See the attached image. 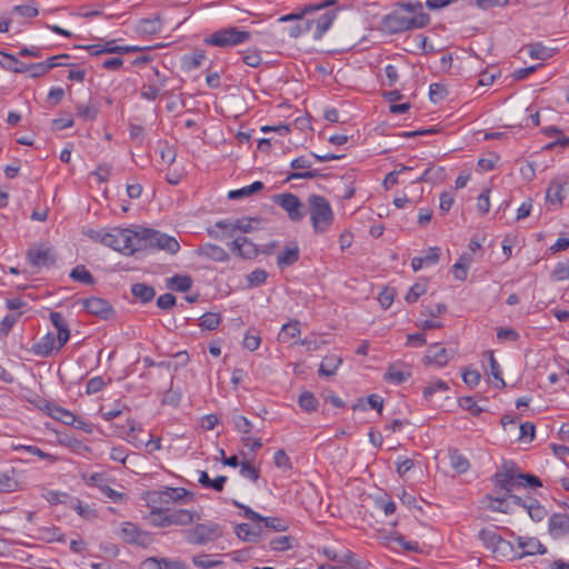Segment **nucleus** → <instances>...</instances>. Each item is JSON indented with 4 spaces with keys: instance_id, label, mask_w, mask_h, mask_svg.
Masks as SVG:
<instances>
[{
    "instance_id": "obj_1",
    "label": "nucleus",
    "mask_w": 569,
    "mask_h": 569,
    "mask_svg": "<svg viewBox=\"0 0 569 569\" xmlns=\"http://www.w3.org/2000/svg\"><path fill=\"white\" fill-rule=\"evenodd\" d=\"M308 212L315 233L327 232L335 220L329 201L320 194H310L307 199Z\"/></svg>"
},
{
    "instance_id": "obj_2",
    "label": "nucleus",
    "mask_w": 569,
    "mask_h": 569,
    "mask_svg": "<svg viewBox=\"0 0 569 569\" xmlns=\"http://www.w3.org/2000/svg\"><path fill=\"white\" fill-rule=\"evenodd\" d=\"M430 23V17L426 12H417L408 17L402 12L395 10L382 19V27L389 33H401L412 29L425 28Z\"/></svg>"
},
{
    "instance_id": "obj_3",
    "label": "nucleus",
    "mask_w": 569,
    "mask_h": 569,
    "mask_svg": "<svg viewBox=\"0 0 569 569\" xmlns=\"http://www.w3.org/2000/svg\"><path fill=\"white\" fill-rule=\"evenodd\" d=\"M186 542L193 546H203L214 542L223 536V527L214 521L196 523L182 530Z\"/></svg>"
},
{
    "instance_id": "obj_4",
    "label": "nucleus",
    "mask_w": 569,
    "mask_h": 569,
    "mask_svg": "<svg viewBox=\"0 0 569 569\" xmlns=\"http://www.w3.org/2000/svg\"><path fill=\"white\" fill-rule=\"evenodd\" d=\"M104 246L112 248L124 256H131L140 250L138 231L131 229L113 228L104 238Z\"/></svg>"
},
{
    "instance_id": "obj_5",
    "label": "nucleus",
    "mask_w": 569,
    "mask_h": 569,
    "mask_svg": "<svg viewBox=\"0 0 569 569\" xmlns=\"http://www.w3.org/2000/svg\"><path fill=\"white\" fill-rule=\"evenodd\" d=\"M138 234L140 239V250L157 249L174 254L180 249V244L174 237L158 230L142 228L138 230Z\"/></svg>"
},
{
    "instance_id": "obj_6",
    "label": "nucleus",
    "mask_w": 569,
    "mask_h": 569,
    "mask_svg": "<svg viewBox=\"0 0 569 569\" xmlns=\"http://www.w3.org/2000/svg\"><path fill=\"white\" fill-rule=\"evenodd\" d=\"M251 33L249 31L239 30L236 27L222 28L211 33L204 39V42L210 46L228 48L234 47L249 41Z\"/></svg>"
},
{
    "instance_id": "obj_7",
    "label": "nucleus",
    "mask_w": 569,
    "mask_h": 569,
    "mask_svg": "<svg viewBox=\"0 0 569 569\" xmlns=\"http://www.w3.org/2000/svg\"><path fill=\"white\" fill-rule=\"evenodd\" d=\"M274 202L287 212L288 217L292 221H300L305 217V206L293 193L286 192L277 194L274 197Z\"/></svg>"
},
{
    "instance_id": "obj_8",
    "label": "nucleus",
    "mask_w": 569,
    "mask_h": 569,
    "mask_svg": "<svg viewBox=\"0 0 569 569\" xmlns=\"http://www.w3.org/2000/svg\"><path fill=\"white\" fill-rule=\"evenodd\" d=\"M492 481L496 487L503 489L506 493L526 487V483L518 479V473L513 471V468H505V470L495 473Z\"/></svg>"
},
{
    "instance_id": "obj_9",
    "label": "nucleus",
    "mask_w": 569,
    "mask_h": 569,
    "mask_svg": "<svg viewBox=\"0 0 569 569\" xmlns=\"http://www.w3.org/2000/svg\"><path fill=\"white\" fill-rule=\"evenodd\" d=\"M91 56H99L102 53H133L144 50L143 47L138 46H116L114 40L106 41L103 44H91L84 47Z\"/></svg>"
},
{
    "instance_id": "obj_10",
    "label": "nucleus",
    "mask_w": 569,
    "mask_h": 569,
    "mask_svg": "<svg viewBox=\"0 0 569 569\" xmlns=\"http://www.w3.org/2000/svg\"><path fill=\"white\" fill-rule=\"evenodd\" d=\"M149 495L151 503L169 505L171 502L183 500L187 496L190 495V492L184 488L168 487L166 490L152 491Z\"/></svg>"
},
{
    "instance_id": "obj_11",
    "label": "nucleus",
    "mask_w": 569,
    "mask_h": 569,
    "mask_svg": "<svg viewBox=\"0 0 569 569\" xmlns=\"http://www.w3.org/2000/svg\"><path fill=\"white\" fill-rule=\"evenodd\" d=\"M80 302L89 313L101 319H109L113 313L111 305L102 298L91 297L82 299Z\"/></svg>"
},
{
    "instance_id": "obj_12",
    "label": "nucleus",
    "mask_w": 569,
    "mask_h": 569,
    "mask_svg": "<svg viewBox=\"0 0 569 569\" xmlns=\"http://www.w3.org/2000/svg\"><path fill=\"white\" fill-rule=\"evenodd\" d=\"M168 516L169 527H189L201 519V515L199 512L188 509L169 510Z\"/></svg>"
},
{
    "instance_id": "obj_13",
    "label": "nucleus",
    "mask_w": 569,
    "mask_h": 569,
    "mask_svg": "<svg viewBox=\"0 0 569 569\" xmlns=\"http://www.w3.org/2000/svg\"><path fill=\"white\" fill-rule=\"evenodd\" d=\"M411 367L409 365H406L403 362H396L391 363L385 376L383 379L392 385H401L402 382L407 381L409 378H411Z\"/></svg>"
},
{
    "instance_id": "obj_14",
    "label": "nucleus",
    "mask_w": 569,
    "mask_h": 569,
    "mask_svg": "<svg viewBox=\"0 0 569 569\" xmlns=\"http://www.w3.org/2000/svg\"><path fill=\"white\" fill-rule=\"evenodd\" d=\"M27 257L29 262L38 268L51 267L54 263V254L51 249L42 246L30 248Z\"/></svg>"
},
{
    "instance_id": "obj_15",
    "label": "nucleus",
    "mask_w": 569,
    "mask_h": 569,
    "mask_svg": "<svg viewBox=\"0 0 569 569\" xmlns=\"http://www.w3.org/2000/svg\"><path fill=\"white\" fill-rule=\"evenodd\" d=\"M122 537L127 542L139 546H147L151 542V536L148 532L139 529L132 522L123 523Z\"/></svg>"
},
{
    "instance_id": "obj_16",
    "label": "nucleus",
    "mask_w": 569,
    "mask_h": 569,
    "mask_svg": "<svg viewBox=\"0 0 569 569\" xmlns=\"http://www.w3.org/2000/svg\"><path fill=\"white\" fill-rule=\"evenodd\" d=\"M229 248L232 252L243 259H253L258 256L257 246L247 237H238L229 244Z\"/></svg>"
},
{
    "instance_id": "obj_17",
    "label": "nucleus",
    "mask_w": 569,
    "mask_h": 569,
    "mask_svg": "<svg viewBox=\"0 0 569 569\" xmlns=\"http://www.w3.org/2000/svg\"><path fill=\"white\" fill-rule=\"evenodd\" d=\"M451 358L452 351L446 349L439 343L431 345L425 356V359L428 363L435 365L437 367L446 366Z\"/></svg>"
},
{
    "instance_id": "obj_18",
    "label": "nucleus",
    "mask_w": 569,
    "mask_h": 569,
    "mask_svg": "<svg viewBox=\"0 0 569 569\" xmlns=\"http://www.w3.org/2000/svg\"><path fill=\"white\" fill-rule=\"evenodd\" d=\"M153 76L158 79L157 81L149 78V82L143 84L140 89L141 98L154 101L160 93V88L164 86L166 77H161L159 69L157 67H152Z\"/></svg>"
},
{
    "instance_id": "obj_19",
    "label": "nucleus",
    "mask_w": 569,
    "mask_h": 569,
    "mask_svg": "<svg viewBox=\"0 0 569 569\" xmlns=\"http://www.w3.org/2000/svg\"><path fill=\"white\" fill-rule=\"evenodd\" d=\"M479 539L483 542L487 549L493 553L499 552L505 547H511L501 536L490 529H482L479 532Z\"/></svg>"
},
{
    "instance_id": "obj_20",
    "label": "nucleus",
    "mask_w": 569,
    "mask_h": 569,
    "mask_svg": "<svg viewBox=\"0 0 569 569\" xmlns=\"http://www.w3.org/2000/svg\"><path fill=\"white\" fill-rule=\"evenodd\" d=\"M336 11H327L316 20L308 21V29L315 28L313 38L321 39L322 36L330 29L333 20L336 19Z\"/></svg>"
},
{
    "instance_id": "obj_21",
    "label": "nucleus",
    "mask_w": 569,
    "mask_h": 569,
    "mask_svg": "<svg viewBox=\"0 0 569 569\" xmlns=\"http://www.w3.org/2000/svg\"><path fill=\"white\" fill-rule=\"evenodd\" d=\"M517 545L518 548L521 550V552L519 553L520 558L525 556L543 555L547 552L546 547L537 538L533 537H518Z\"/></svg>"
},
{
    "instance_id": "obj_22",
    "label": "nucleus",
    "mask_w": 569,
    "mask_h": 569,
    "mask_svg": "<svg viewBox=\"0 0 569 569\" xmlns=\"http://www.w3.org/2000/svg\"><path fill=\"white\" fill-rule=\"evenodd\" d=\"M57 348L58 341L54 333L48 332L32 346V352L40 357H49L53 351H58Z\"/></svg>"
},
{
    "instance_id": "obj_23",
    "label": "nucleus",
    "mask_w": 569,
    "mask_h": 569,
    "mask_svg": "<svg viewBox=\"0 0 569 569\" xmlns=\"http://www.w3.org/2000/svg\"><path fill=\"white\" fill-rule=\"evenodd\" d=\"M197 254L217 262H226L229 260L228 252L222 247L213 243L201 244L197 249Z\"/></svg>"
},
{
    "instance_id": "obj_24",
    "label": "nucleus",
    "mask_w": 569,
    "mask_h": 569,
    "mask_svg": "<svg viewBox=\"0 0 569 569\" xmlns=\"http://www.w3.org/2000/svg\"><path fill=\"white\" fill-rule=\"evenodd\" d=\"M549 532L559 538L569 535V516L565 513H555L549 518Z\"/></svg>"
},
{
    "instance_id": "obj_25",
    "label": "nucleus",
    "mask_w": 569,
    "mask_h": 569,
    "mask_svg": "<svg viewBox=\"0 0 569 569\" xmlns=\"http://www.w3.org/2000/svg\"><path fill=\"white\" fill-rule=\"evenodd\" d=\"M149 506L151 508L150 513L147 518L149 523L158 528L169 527V509L162 508V505L159 503H151L150 501Z\"/></svg>"
},
{
    "instance_id": "obj_26",
    "label": "nucleus",
    "mask_w": 569,
    "mask_h": 569,
    "mask_svg": "<svg viewBox=\"0 0 569 569\" xmlns=\"http://www.w3.org/2000/svg\"><path fill=\"white\" fill-rule=\"evenodd\" d=\"M336 2H337L336 0H326V1L317 3V4H308V6H305L299 12H293V13H289V14L280 17L279 21L287 22V21H292V20H300L306 14L325 9L329 6L335 4Z\"/></svg>"
},
{
    "instance_id": "obj_27",
    "label": "nucleus",
    "mask_w": 569,
    "mask_h": 569,
    "mask_svg": "<svg viewBox=\"0 0 569 569\" xmlns=\"http://www.w3.org/2000/svg\"><path fill=\"white\" fill-rule=\"evenodd\" d=\"M299 257V247L297 243H290L277 256V264L280 269H284L297 262Z\"/></svg>"
},
{
    "instance_id": "obj_28",
    "label": "nucleus",
    "mask_w": 569,
    "mask_h": 569,
    "mask_svg": "<svg viewBox=\"0 0 569 569\" xmlns=\"http://www.w3.org/2000/svg\"><path fill=\"white\" fill-rule=\"evenodd\" d=\"M342 363V358L339 355L331 353L326 356L319 368V373L321 376H333L336 371L338 370L339 366Z\"/></svg>"
},
{
    "instance_id": "obj_29",
    "label": "nucleus",
    "mask_w": 569,
    "mask_h": 569,
    "mask_svg": "<svg viewBox=\"0 0 569 569\" xmlns=\"http://www.w3.org/2000/svg\"><path fill=\"white\" fill-rule=\"evenodd\" d=\"M2 59L0 60V67L3 70L11 71L14 73H26L27 64L24 62L19 61L14 56L10 53H2Z\"/></svg>"
},
{
    "instance_id": "obj_30",
    "label": "nucleus",
    "mask_w": 569,
    "mask_h": 569,
    "mask_svg": "<svg viewBox=\"0 0 569 569\" xmlns=\"http://www.w3.org/2000/svg\"><path fill=\"white\" fill-rule=\"evenodd\" d=\"M131 293L134 298L140 300L142 303H147V302H150L151 300H153V298L156 296V290L153 289V287H151L149 284L138 282V283L132 284Z\"/></svg>"
},
{
    "instance_id": "obj_31",
    "label": "nucleus",
    "mask_w": 569,
    "mask_h": 569,
    "mask_svg": "<svg viewBox=\"0 0 569 569\" xmlns=\"http://www.w3.org/2000/svg\"><path fill=\"white\" fill-rule=\"evenodd\" d=\"M198 482L203 487V488H211L216 491H222L223 490V487L227 482V477L226 476H218L216 477L214 479H210L208 473L206 471H198Z\"/></svg>"
},
{
    "instance_id": "obj_32",
    "label": "nucleus",
    "mask_w": 569,
    "mask_h": 569,
    "mask_svg": "<svg viewBox=\"0 0 569 569\" xmlns=\"http://www.w3.org/2000/svg\"><path fill=\"white\" fill-rule=\"evenodd\" d=\"M49 413L53 419H57L67 426L74 425L78 421V417H76L71 411L59 406L49 407Z\"/></svg>"
},
{
    "instance_id": "obj_33",
    "label": "nucleus",
    "mask_w": 569,
    "mask_h": 569,
    "mask_svg": "<svg viewBox=\"0 0 569 569\" xmlns=\"http://www.w3.org/2000/svg\"><path fill=\"white\" fill-rule=\"evenodd\" d=\"M486 357L488 358V361H489V367H490V375L496 379L497 383H496V387L498 389H502L506 387V382L502 378V372H501V369H500V366L497 361V359L495 358V355H493V351L492 350H488L486 351Z\"/></svg>"
},
{
    "instance_id": "obj_34",
    "label": "nucleus",
    "mask_w": 569,
    "mask_h": 569,
    "mask_svg": "<svg viewBox=\"0 0 569 569\" xmlns=\"http://www.w3.org/2000/svg\"><path fill=\"white\" fill-rule=\"evenodd\" d=\"M546 198L552 204H561L565 198L562 183L551 181L547 189Z\"/></svg>"
},
{
    "instance_id": "obj_35",
    "label": "nucleus",
    "mask_w": 569,
    "mask_h": 569,
    "mask_svg": "<svg viewBox=\"0 0 569 569\" xmlns=\"http://www.w3.org/2000/svg\"><path fill=\"white\" fill-rule=\"evenodd\" d=\"M264 188L261 181H254L250 186L242 187L237 190H231L228 193L229 199H240L243 197H249L254 192L261 191Z\"/></svg>"
},
{
    "instance_id": "obj_36",
    "label": "nucleus",
    "mask_w": 569,
    "mask_h": 569,
    "mask_svg": "<svg viewBox=\"0 0 569 569\" xmlns=\"http://www.w3.org/2000/svg\"><path fill=\"white\" fill-rule=\"evenodd\" d=\"M528 53L532 59L547 60L553 56V49L537 42L528 46Z\"/></svg>"
},
{
    "instance_id": "obj_37",
    "label": "nucleus",
    "mask_w": 569,
    "mask_h": 569,
    "mask_svg": "<svg viewBox=\"0 0 569 569\" xmlns=\"http://www.w3.org/2000/svg\"><path fill=\"white\" fill-rule=\"evenodd\" d=\"M233 223H234V220H230V219L219 220L214 223V228L226 231L224 234L220 236L217 231L211 230V229L208 230V234L216 239H222L224 237H232L234 234Z\"/></svg>"
},
{
    "instance_id": "obj_38",
    "label": "nucleus",
    "mask_w": 569,
    "mask_h": 569,
    "mask_svg": "<svg viewBox=\"0 0 569 569\" xmlns=\"http://www.w3.org/2000/svg\"><path fill=\"white\" fill-rule=\"evenodd\" d=\"M168 286L176 291L186 292L192 286V279L189 276L176 274L168 280Z\"/></svg>"
},
{
    "instance_id": "obj_39",
    "label": "nucleus",
    "mask_w": 569,
    "mask_h": 569,
    "mask_svg": "<svg viewBox=\"0 0 569 569\" xmlns=\"http://www.w3.org/2000/svg\"><path fill=\"white\" fill-rule=\"evenodd\" d=\"M450 466L458 472L463 473L469 469L468 459L459 451L453 450L449 455Z\"/></svg>"
},
{
    "instance_id": "obj_40",
    "label": "nucleus",
    "mask_w": 569,
    "mask_h": 569,
    "mask_svg": "<svg viewBox=\"0 0 569 569\" xmlns=\"http://www.w3.org/2000/svg\"><path fill=\"white\" fill-rule=\"evenodd\" d=\"M366 403L371 409H376L379 413L382 412L383 409V399L378 395H370L367 399H360L359 402L353 407V410L360 409L366 410Z\"/></svg>"
},
{
    "instance_id": "obj_41",
    "label": "nucleus",
    "mask_w": 569,
    "mask_h": 569,
    "mask_svg": "<svg viewBox=\"0 0 569 569\" xmlns=\"http://www.w3.org/2000/svg\"><path fill=\"white\" fill-rule=\"evenodd\" d=\"M70 278L74 281L84 283V284H93L94 279L90 271L87 270L84 266H77L70 272Z\"/></svg>"
},
{
    "instance_id": "obj_42",
    "label": "nucleus",
    "mask_w": 569,
    "mask_h": 569,
    "mask_svg": "<svg viewBox=\"0 0 569 569\" xmlns=\"http://www.w3.org/2000/svg\"><path fill=\"white\" fill-rule=\"evenodd\" d=\"M192 563L197 568L211 569V568L221 566L223 562L221 560L211 559L210 555L200 553V555H197V556L192 557Z\"/></svg>"
},
{
    "instance_id": "obj_43",
    "label": "nucleus",
    "mask_w": 569,
    "mask_h": 569,
    "mask_svg": "<svg viewBox=\"0 0 569 569\" xmlns=\"http://www.w3.org/2000/svg\"><path fill=\"white\" fill-rule=\"evenodd\" d=\"M471 262L469 254H462L458 262L453 264V276L458 280H465L467 278L468 267Z\"/></svg>"
},
{
    "instance_id": "obj_44",
    "label": "nucleus",
    "mask_w": 569,
    "mask_h": 569,
    "mask_svg": "<svg viewBox=\"0 0 569 569\" xmlns=\"http://www.w3.org/2000/svg\"><path fill=\"white\" fill-rule=\"evenodd\" d=\"M21 316L22 312H12L7 315L0 322V337H7Z\"/></svg>"
},
{
    "instance_id": "obj_45",
    "label": "nucleus",
    "mask_w": 569,
    "mask_h": 569,
    "mask_svg": "<svg viewBox=\"0 0 569 569\" xmlns=\"http://www.w3.org/2000/svg\"><path fill=\"white\" fill-rule=\"evenodd\" d=\"M298 402L301 409H303L307 412L316 411L318 407V400L316 399L315 395L310 391H303L299 396Z\"/></svg>"
},
{
    "instance_id": "obj_46",
    "label": "nucleus",
    "mask_w": 569,
    "mask_h": 569,
    "mask_svg": "<svg viewBox=\"0 0 569 569\" xmlns=\"http://www.w3.org/2000/svg\"><path fill=\"white\" fill-rule=\"evenodd\" d=\"M236 535L243 541H256L259 531L253 530L248 523H240L236 527Z\"/></svg>"
},
{
    "instance_id": "obj_47",
    "label": "nucleus",
    "mask_w": 569,
    "mask_h": 569,
    "mask_svg": "<svg viewBox=\"0 0 569 569\" xmlns=\"http://www.w3.org/2000/svg\"><path fill=\"white\" fill-rule=\"evenodd\" d=\"M18 480L8 472H0V492H13L18 489Z\"/></svg>"
},
{
    "instance_id": "obj_48",
    "label": "nucleus",
    "mask_w": 569,
    "mask_h": 569,
    "mask_svg": "<svg viewBox=\"0 0 569 569\" xmlns=\"http://www.w3.org/2000/svg\"><path fill=\"white\" fill-rule=\"evenodd\" d=\"M221 322V316L216 312H207L200 318L199 326L206 330H214Z\"/></svg>"
},
{
    "instance_id": "obj_49",
    "label": "nucleus",
    "mask_w": 569,
    "mask_h": 569,
    "mask_svg": "<svg viewBox=\"0 0 569 569\" xmlns=\"http://www.w3.org/2000/svg\"><path fill=\"white\" fill-rule=\"evenodd\" d=\"M449 389V386L447 382L442 380H438L436 382H430L425 389H423V398L427 401H431L432 397L437 392H445Z\"/></svg>"
},
{
    "instance_id": "obj_50",
    "label": "nucleus",
    "mask_w": 569,
    "mask_h": 569,
    "mask_svg": "<svg viewBox=\"0 0 569 569\" xmlns=\"http://www.w3.org/2000/svg\"><path fill=\"white\" fill-rule=\"evenodd\" d=\"M551 279L553 281H563L569 279V260L558 262L552 272Z\"/></svg>"
},
{
    "instance_id": "obj_51",
    "label": "nucleus",
    "mask_w": 569,
    "mask_h": 569,
    "mask_svg": "<svg viewBox=\"0 0 569 569\" xmlns=\"http://www.w3.org/2000/svg\"><path fill=\"white\" fill-rule=\"evenodd\" d=\"M268 273L263 269H254L247 276V282L249 288H256L266 282Z\"/></svg>"
},
{
    "instance_id": "obj_52",
    "label": "nucleus",
    "mask_w": 569,
    "mask_h": 569,
    "mask_svg": "<svg viewBox=\"0 0 569 569\" xmlns=\"http://www.w3.org/2000/svg\"><path fill=\"white\" fill-rule=\"evenodd\" d=\"M70 507L84 519H91L96 517L94 510L89 505L83 503L79 499H73Z\"/></svg>"
},
{
    "instance_id": "obj_53",
    "label": "nucleus",
    "mask_w": 569,
    "mask_h": 569,
    "mask_svg": "<svg viewBox=\"0 0 569 569\" xmlns=\"http://www.w3.org/2000/svg\"><path fill=\"white\" fill-rule=\"evenodd\" d=\"M525 509L533 521H541L547 515L546 509L540 506L537 500H532L530 503L525 506Z\"/></svg>"
},
{
    "instance_id": "obj_54",
    "label": "nucleus",
    "mask_w": 569,
    "mask_h": 569,
    "mask_svg": "<svg viewBox=\"0 0 569 569\" xmlns=\"http://www.w3.org/2000/svg\"><path fill=\"white\" fill-rule=\"evenodd\" d=\"M240 475L243 478H247L253 482H256L259 479L260 471L258 468H256L251 462L243 461L240 465Z\"/></svg>"
},
{
    "instance_id": "obj_55",
    "label": "nucleus",
    "mask_w": 569,
    "mask_h": 569,
    "mask_svg": "<svg viewBox=\"0 0 569 569\" xmlns=\"http://www.w3.org/2000/svg\"><path fill=\"white\" fill-rule=\"evenodd\" d=\"M160 157L163 163L168 166L172 164L177 157L176 148L168 143L160 146Z\"/></svg>"
},
{
    "instance_id": "obj_56",
    "label": "nucleus",
    "mask_w": 569,
    "mask_h": 569,
    "mask_svg": "<svg viewBox=\"0 0 569 569\" xmlns=\"http://www.w3.org/2000/svg\"><path fill=\"white\" fill-rule=\"evenodd\" d=\"M459 405L462 409L468 410L473 416H479L482 412L472 397H462L459 399Z\"/></svg>"
},
{
    "instance_id": "obj_57",
    "label": "nucleus",
    "mask_w": 569,
    "mask_h": 569,
    "mask_svg": "<svg viewBox=\"0 0 569 569\" xmlns=\"http://www.w3.org/2000/svg\"><path fill=\"white\" fill-rule=\"evenodd\" d=\"M12 11L22 18H33L39 14V10L33 3L16 6Z\"/></svg>"
},
{
    "instance_id": "obj_58",
    "label": "nucleus",
    "mask_w": 569,
    "mask_h": 569,
    "mask_svg": "<svg viewBox=\"0 0 569 569\" xmlns=\"http://www.w3.org/2000/svg\"><path fill=\"white\" fill-rule=\"evenodd\" d=\"M391 540L408 551H419V543L417 541H407L401 533L396 532Z\"/></svg>"
},
{
    "instance_id": "obj_59",
    "label": "nucleus",
    "mask_w": 569,
    "mask_h": 569,
    "mask_svg": "<svg viewBox=\"0 0 569 569\" xmlns=\"http://www.w3.org/2000/svg\"><path fill=\"white\" fill-rule=\"evenodd\" d=\"M273 462L278 468H281L284 470H289L292 468L290 458L288 457L286 451L282 449H279L276 451L274 457H273Z\"/></svg>"
},
{
    "instance_id": "obj_60",
    "label": "nucleus",
    "mask_w": 569,
    "mask_h": 569,
    "mask_svg": "<svg viewBox=\"0 0 569 569\" xmlns=\"http://www.w3.org/2000/svg\"><path fill=\"white\" fill-rule=\"evenodd\" d=\"M180 400L181 392L178 389H173L170 387L162 398V403L177 407L180 403Z\"/></svg>"
},
{
    "instance_id": "obj_61",
    "label": "nucleus",
    "mask_w": 569,
    "mask_h": 569,
    "mask_svg": "<svg viewBox=\"0 0 569 569\" xmlns=\"http://www.w3.org/2000/svg\"><path fill=\"white\" fill-rule=\"evenodd\" d=\"M300 322L298 320L289 321L281 328V333L288 338H296L300 335Z\"/></svg>"
},
{
    "instance_id": "obj_62",
    "label": "nucleus",
    "mask_w": 569,
    "mask_h": 569,
    "mask_svg": "<svg viewBox=\"0 0 569 569\" xmlns=\"http://www.w3.org/2000/svg\"><path fill=\"white\" fill-rule=\"evenodd\" d=\"M159 24L158 20L142 19L138 23V31L141 33H156Z\"/></svg>"
},
{
    "instance_id": "obj_63",
    "label": "nucleus",
    "mask_w": 569,
    "mask_h": 569,
    "mask_svg": "<svg viewBox=\"0 0 569 569\" xmlns=\"http://www.w3.org/2000/svg\"><path fill=\"white\" fill-rule=\"evenodd\" d=\"M426 292V287L420 283H415L406 295L405 299L408 303L416 302Z\"/></svg>"
},
{
    "instance_id": "obj_64",
    "label": "nucleus",
    "mask_w": 569,
    "mask_h": 569,
    "mask_svg": "<svg viewBox=\"0 0 569 569\" xmlns=\"http://www.w3.org/2000/svg\"><path fill=\"white\" fill-rule=\"evenodd\" d=\"M243 62L252 68H257L261 63V54L258 50H249L242 57Z\"/></svg>"
}]
</instances>
